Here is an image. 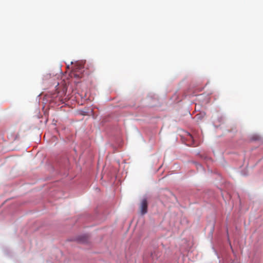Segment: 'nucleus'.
I'll use <instances>...</instances> for the list:
<instances>
[{
  "mask_svg": "<svg viewBox=\"0 0 263 263\" xmlns=\"http://www.w3.org/2000/svg\"><path fill=\"white\" fill-rule=\"evenodd\" d=\"M71 76H73L74 77H78V78H80L81 77L80 74L75 73L74 72H73V73H71Z\"/></svg>",
  "mask_w": 263,
  "mask_h": 263,
  "instance_id": "7ed1b4c3",
  "label": "nucleus"
},
{
  "mask_svg": "<svg viewBox=\"0 0 263 263\" xmlns=\"http://www.w3.org/2000/svg\"><path fill=\"white\" fill-rule=\"evenodd\" d=\"M82 68L81 65L78 66V67L76 68V69H80Z\"/></svg>",
  "mask_w": 263,
  "mask_h": 263,
  "instance_id": "20e7f679",
  "label": "nucleus"
},
{
  "mask_svg": "<svg viewBox=\"0 0 263 263\" xmlns=\"http://www.w3.org/2000/svg\"><path fill=\"white\" fill-rule=\"evenodd\" d=\"M189 138L190 139H193V136L189 134Z\"/></svg>",
  "mask_w": 263,
  "mask_h": 263,
  "instance_id": "39448f33",
  "label": "nucleus"
},
{
  "mask_svg": "<svg viewBox=\"0 0 263 263\" xmlns=\"http://www.w3.org/2000/svg\"><path fill=\"white\" fill-rule=\"evenodd\" d=\"M207 166L208 167H209V164H207Z\"/></svg>",
  "mask_w": 263,
  "mask_h": 263,
  "instance_id": "423d86ee",
  "label": "nucleus"
},
{
  "mask_svg": "<svg viewBox=\"0 0 263 263\" xmlns=\"http://www.w3.org/2000/svg\"><path fill=\"white\" fill-rule=\"evenodd\" d=\"M147 201L146 199L144 198L141 200V202L140 204V211L141 215H144L147 212Z\"/></svg>",
  "mask_w": 263,
  "mask_h": 263,
  "instance_id": "f257e3e1",
  "label": "nucleus"
},
{
  "mask_svg": "<svg viewBox=\"0 0 263 263\" xmlns=\"http://www.w3.org/2000/svg\"><path fill=\"white\" fill-rule=\"evenodd\" d=\"M195 118L197 120H201L202 118V115L201 114H198L195 116Z\"/></svg>",
  "mask_w": 263,
  "mask_h": 263,
  "instance_id": "f03ea898",
  "label": "nucleus"
}]
</instances>
